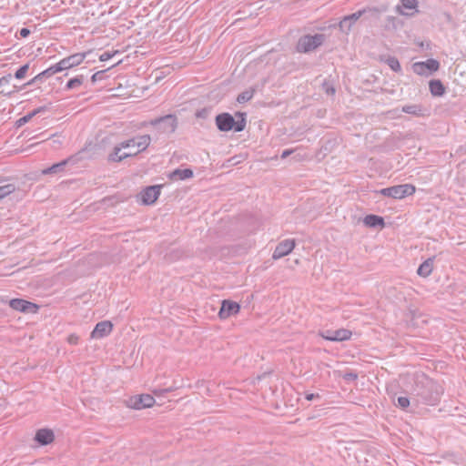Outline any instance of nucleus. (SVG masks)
<instances>
[{
    "mask_svg": "<svg viewBox=\"0 0 466 466\" xmlns=\"http://www.w3.org/2000/svg\"><path fill=\"white\" fill-rule=\"evenodd\" d=\"M413 393L418 403L433 406L441 400L443 388L433 380L422 375L417 379Z\"/></svg>",
    "mask_w": 466,
    "mask_h": 466,
    "instance_id": "1",
    "label": "nucleus"
},
{
    "mask_svg": "<svg viewBox=\"0 0 466 466\" xmlns=\"http://www.w3.org/2000/svg\"><path fill=\"white\" fill-rule=\"evenodd\" d=\"M237 120L229 113H221L216 116V125L219 131L228 132L232 129L241 132L246 128L247 114L244 112L236 113Z\"/></svg>",
    "mask_w": 466,
    "mask_h": 466,
    "instance_id": "2",
    "label": "nucleus"
},
{
    "mask_svg": "<svg viewBox=\"0 0 466 466\" xmlns=\"http://www.w3.org/2000/svg\"><path fill=\"white\" fill-rule=\"evenodd\" d=\"M384 197L401 199L415 193V187L410 184L397 185L379 191Z\"/></svg>",
    "mask_w": 466,
    "mask_h": 466,
    "instance_id": "3",
    "label": "nucleus"
},
{
    "mask_svg": "<svg viewBox=\"0 0 466 466\" xmlns=\"http://www.w3.org/2000/svg\"><path fill=\"white\" fill-rule=\"evenodd\" d=\"M323 34H316L314 35H307L299 38L297 46L299 52L307 53L312 51L321 46L325 41Z\"/></svg>",
    "mask_w": 466,
    "mask_h": 466,
    "instance_id": "4",
    "label": "nucleus"
},
{
    "mask_svg": "<svg viewBox=\"0 0 466 466\" xmlns=\"http://www.w3.org/2000/svg\"><path fill=\"white\" fill-rule=\"evenodd\" d=\"M149 125L155 127L157 131L163 134H171L177 128V117L174 115H167L148 122Z\"/></svg>",
    "mask_w": 466,
    "mask_h": 466,
    "instance_id": "5",
    "label": "nucleus"
},
{
    "mask_svg": "<svg viewBox=\"0 0 466 466\" xmlns=\"http://www.w3.org/2000/svg\"><path fill=\"white\" fill-rule=\"evenodd\" d=\"M156 400L153 396L149 394H140L128 398L125 403L127 407L133 410H142L151 408L154 406Z\"/></svg>",
    "mask_w": 466,
    "mask_h": 466,
    "instance_id": "6",
    "label": "nucleus"
},
{
    "mask_svg": "<svg viewBox=\"0 0 466 466\" xmlns=\"http://www.w3.org/2000/svg\"><path fill=\"white\" fill-rule=\"evenodd\" d=\"M161 186H149L144 188L137 196V200L143 205H152L160 195Z\"/></svg>",
    "mask_w": 466,
    "mask_h": 466,
    "instance_id": "7",
    "label": "nucleus"
},
{
    "mask_svg": "<svg viewBox=\"0 0 466 466\" xmlns=\"http://www.w3.org/2000/svg\"><path fill=\"white\" fill-rule=\"evenodd\" d=\"M151 137L148 135L138 136L121 143L123 147H137V150H130L131 153L137 155L139 152L144 151L149 146Z\"/></svg>",
    "mask_w": 466,
    "mask_h": 466,
    "instance_id": "8",
    "label": "nucleus"
},
{
    "mask_svg": "<svg viewBox=\"0 0 466 466\" xmlns=\"http://www.w3.org/2000/svg\"><path fill=\"white\" fill-rule=\"evenodd\" d=\"M86 56V53H76L62 59L57 63L60 72L80 65Z\"/></svg>",
    "mask_w": 466,
    "mask_h": 466,
    "instance_id": "9",
    "label": "nucleus"
},
{
    "mask_svg": "<svg viewBox=\"0 0 466 466\" xmlns=\"http://www.w3.org/2000/svg\"><path fill=\"white\" fill-rule=\"evenodd\" d=\"M367 12V9H361V10H359L358 12L356 13H353L351 15H346L343 17V19L339 22V29L348 34L350 29H351V26L361 17V15L363 14H365Z\"/></svg>",
    "mask_w": 466,
    "mask_h": 466,
    "instance_id": "10",
    "label": "nucleus"
},
{
    "mask_svg": "<svg viewBox=\"0 0 466 466\" xmlns=\"http://www.w3.org/2000/svg\"><path fill=\"white\" fill-rule=\"evenodd\" d=\"M295 245L294 239H285L279 242L273 252L272 258L279 259L287 256L294 249Z\"/></svg>",
    "mask_w": 466,
    "mask_h": 466,
    "instance_id": "11",
    "label": "nucleus"
},
{
    "mask_svg": "<svg viewBox=\"0 0 466 466\" xmlns=\"http://www.w3.org/2000/svg\"><path fill=\"white\" fill-rule=\"evenodd\" d=\"M239 309L240 306L238 303L225 299L222 301L220 310L218 311V317L221 319H226L232 315L238 314Z\"/></svg>",
    "mask_w": 466,
    "mask_h": 466,
    "instance_id": "12",
    "label": "nucleus"
},
{
    "mask_svg": "<svg viewBox=\"0 0 466 466\" xmlns=\"http://www.w3.org/2000/svg\"><path fill=\"white\" fill-rule=\"evenodd\" d=\"M9 306L17 311L21 312H36L38 306L30 301L22 299H13L9 301Z\"/></svg>",
    "mask_w": 466,
    "mask_h": 466,
    "instance_id": "13",
    "label": "nucleus"
},
{
    "mask_svg": "<svg viewBox=\"0 0 466 466\" xmlns=\"http://www.w3.org/2000/svg\"><path fill=\"white\" fill-rule=\"evenodd\" d=\"M113 329V324L109 320L98 322L91 332L92 339H100L107 336Z\"/></svg>",
    "mask_w": 466,
    "mask_h": 466,
    "instance_id": "14",
    "label": "nucleus"
},
{
    "mask_svg": "<svg viewBox=\"0 0 466 466\" xmlns=\"http://www.w3.org/2000/svg\"><path fill=\"white\" fill-rule=\"evenodd\" d=\"M54 440V431L47 428L38 430L35 436V441L43 446L52 443Z\"/></svg>",
    "mask_w": 466,
    "mask_h": 466,
    "instance_id": "15",
    "label": "nucleus"
},
{
    "mask_svg": "<svg viewBox=\"0 0 466 466\" xmlns=\"http://www.w3.org/2000/svg\"><path fill=\"white\" fill-rule=\"evenodd\" d=\"M351 331L345 329H340L335 331H329V335L323 336L327 340L330 341H343L350 338Z\"/></svg>",
    "mask_w": 466,
    "mask_h": 466,
    "instance_id": "16",
    "label": "nucleus"
},
{
    "mask_svg": "<svg viewBox=\"0 0 466 466\" xmlns=\"http://www.w3.org/2000/svg\"><path fill=\"white\" fill-rule=\"evenodd\" d=\"M122 148L124 147L121 146V143L116 146L114 147V151L109 155V160L114 162H120L128 157L136 156V153H131L130 151L120 154Z\"/></svg>",
    "mask_w": 466,
    "mask_h": 466,
    "instance_id": "17",
    "label": "nucleus"
},
{
    "mask_svg": "<svg viewBox=\"0 0 466 466\" xmlns=\"http://www.w3.org/2000/svg\"><path fill=\"white\" fill-rule=\"evenodd\" d=\"M194 175L193 170L190 168L179 169L177 168L170 173L169 178L171 180H185L192 177Z\"/></svg>",
    "mask_w": 466,
    "mask_h": 466,
    "instance_id": "18",
    "label": "nucleus"
},
{
    "mask_svg": "<svg viewBox=\"0 0 466 466\" xmlns=\"http://www.w3.org/2000/svg\"><path fill=\"white\" fill-rule=\"evenodd\" d=\"M363 223L369 228H383L385 225L383 218L377 215H367L363 219Z\"/></svg>",
    "mask_w": 466,
    "mask_h": 466,
    "instance_id": "19",
    "label": "nucleus"
},
{
    "mask_svg": "<svg viewBox=\"0 0 466 466\" xmlns=\"http://www.w3.org/2000/svg\"><path fill=\"white\" fill-rule=\"evenodd\" d=\"M431 94L434 96H441L445 92V87L441 80L433 79L429 83Z\"/></svg>",
    "mask_w": 466,
    "mask_h": 466,
    "instance_id": "20",
    "label": "nucleus"
},
{
    "mask_svg": "<svg viewBox=\"0 0 466 466\" xmlns=\"http://www.w3.org/2000/svg\"><path fill=\"white\" fill-rule=\"evenodd\" d=\"M433 268V258H428L418 268L417 273L419 276L426 278L431 275Z\"/></svg>",
    "mask_w": 466,
    "mask_h": 466,
    "instance_id": "21",
    "label": "nucleus"
},
{
    "mask_svg": "<svg viewBox=\"0 0 466 466\" xmlns=\"http://www.w3.org/2000/svg\"><path fill=\"white\" fill-rule=\"evenodd\" d=\"M72 160H73V157H69V158L65 159V160H63V161H61L59 163L54 164L50 167H47V168L44 169L42 171V173L44 175L59 173V172H61L64 169L65 166L67 163L71 162Z\"/></svg>",
    "mask_w": 466,
    "mask_h": 466,
    "instance_id": "22",
    "label": "nucleus"
},
{
    "mask_svg": "<svg viewBox=\"0 0 466 466\" xmlns=\"http://www.w3.org/2000/svg\"><path fill=\"white\" fill-rule=\"evenodd\" d=\"M401 111L417 116H424V109L420 105H406L402 106Z\"/></svg>",
    "mask_w": 466,
    "mask_h": 466,
    "instance_id": "23",
    "label": "nucleus"
},
{
    "mask_svg": "<svg viewBox=\"0 0 466 466\" xmlns=\"http://www.w3.org/2000/svg\"><path fill=\"white\" fill-rule=\"evenodd\" d=\"M44 110V107H38L36 109H35L34 111L28 113L27 115L20 117L17 121H16V125L18 127H21L23 125H25V123H27L28 121H30L32 119L33 116H35L36 114H38L39 112L43 111Z\"/></svg>",
    "mask_w": 466,
    "mask_h": 466,
    "instance_id": "24",
    "label": "nucleus"
},
{
    "mask_svg": "<svg viewBox=\"0 0 466 466\" xmlns=\"http://www.w3.org/2000/svg\"><path fill=\"white\" fill-rule=\"evenodd\" d=\"M424 66L426 67V70L428 74L431 72H436L440 68V63L436 59L430 58L423 62Z\"/></svg>",
    "mask_w": 466,
    "mask_h": 466,
    "instance_id": "25",
    "label": "nucleus"
},
{
    "mask_svg": "<svg viewBox=\"0 0 466 466\" xmlns=\"http://www.w3.org/2000/svg\"><path fill=\"white\" fill-rule=\"evenodd\" d=\"M254 92V89H250L240 93L237 97V101L240 104L249 101L253 97Z\"/></svg>",
    "mask_w": 466,
    "mask_h": 466,
    "instance_id": "26",
    "label": "nucleus"
},
{
    "mask_svg": "<svg viewBox=\"0 0 466 466\" xmlns=\"http://www.w3.org/2000/svg\"><path fill=\"white\" fill-rule=\"evenodd\" d=\"M57 72H60V70L58 68L57 64H56L55 66H52L49 68H47V69L44 70L43 72L39 73L38 74V77H40L41 80H42L43 78L50 77L51 76H53L54 74H56Z\"/></svg>",
    "mask_w": 466,
    "mask_h": 466,
    "instance_id": "27",
    "label": "nucleus"
},
{
    "mask_svg": "<svg viewBox=\"0 0 466 466\" xmlns=\"http://www.w3.org/2000/svg\"><path fill=\"white\" fill-rule=\"evenodd\" d=\"M385 62L387 65L394 71L400 72L401 70V66L400 65L399 60L394 56H389Z\"/></svg>",
    "mask_w": 466,
    "mask_h": 466,
    "instance_id": "28",
    "label": "nucleus"
},
{
    "mask_svg": "<svg viewBox=\"0 0 466 466\" xmlns=\"http://www.w3.org/2000/svg\"><path fill=\"white\" fill-rule=\"evenodd\" d=\"M413 72L420 76L429 75L423 62H417L412 65Z\"/></svg>",
    "mask_w": 466,
    "mask_h": 466,
    "instance_id": "29",
    "label": "nucleus"
},
{
    "mask_svg": "<svg viewBox=\"0 0 466 466\" xmlns=\"http://www.w3.org/2000/svg\"><path fill=\"white\" fill-rule=\"evenodd\" d=\"M83 80H84L83 76L74 77L67 82L66 88L72 89V88L78 87L82 85Z\"/></svg>",
    "mask_w": 466,
    "mask_h": 466,
    "instance_id": "30",
    "label": "nucleus"
},
{
    "mask_svg": "<svg viewBox=\"0 0 466 466\" xmlns=\"http://www.w3.org/2000/svg\"><path fill=\"white\" fill-rule=\"evenodd\" d=\"M29 68V65L28 64H25L24 66H22L15 74V78L17 79H22L25 77L27 70Z\"/></svg>",
    "mask_w": 466,
    "mask_h": 466,
    "instance_id": "31",
    "label": "nucleus"
},
{
    "mask_svg": "<svg viewBox=\"0 0 466 466\" xmlns=\"http://www.w3.org/2000/svg\"><path fill=\"white\" fill-rule=\"evenodd\" d=\"M402 5L407 9H414L417 6V0H401Z\"/></svg>",
    "mask_w": 466,
    "mask_h": 466,
    "instance_id": "32",
    "label": "nucleus"
},
{
    "mask_svg": "<svg viewBox=\"0 0 466 466\" xmlns=\"http://www.w3.org/2000/svg\"><path fill=\"white\" fill-rule=\"evenodd\" d=\"M119 52L118 51H114L112 53L110 52H104L103 54L100 55L99 56V60L104 62V61H107L109 60L110 58H112L115 55L118 54Z\"/></svg>",
    "mask_w": 466,
    "mask_h": 466,
    "instance_id": "33",
    "label": "nucleus"
},
{
    "mask_svg": "<svg viewBox=\"0 0 466 466\" xmlns=\"http://www.w3.org/2000/svg\"><path fill=\"white\" fill-rule=\"evenodd\" d=\"M397 402L398 405L402 409H406L410 405V400L407 397H399Z\"/></svg>",
    "mask_w": 466,
    "mask_h": 466,
    "instance_id": "34",
    "label": "nucleus"
},
{
    "mask_svg": "<svg viewBox=\"0 0 466 466\" xmlns=\"http://www.w3.org/2000/svg\"><path fill=\"white\" fill-rule=\"evenodd\" d=\"M342 378L348 381L356 380L358 379V374L355 372H346L342 375Z\"/></svg>",
    "mask_w": 466,
    "mask_h": 466,
    "instance_id": "35",
    "label": "nucleus"
},
{
    "mask_svg": "<svg viewBox=\"0 0 466 466\" xmlns=\"http://www.w3.org/2000/svg\"><path fill=\"white\" fill-rule=\"evenodd\" d=\"M79 341V337L76 334H71L67 338V342L71 345H76Z\"/></svg>",
    "mask_w": 466,
    "mask_h": 466,
    "instance_id": "36",
    "label": "nucleus"
},
{
    "mask_svg": "<svg viewBox=\"0 0 466 466\" xmlns=\"http://www.w3.org/2000/svg\"><path fill=\"white\" fill-rule=\"evenodd\" d=\"M105 71H98L96 73H95L92 76H91V81L92 82H96V80L98 79H101L102 76L104 75Z\"/></svg>",
    "mask_w": 466,
    "mask_h": 466,
    "instance_id": "37",
    "label": "nucleus"
},
{
    "mask_svg": "<svg viewBox=\"0 0 466 466\" xmlns=\"http://www.w3.org/2000/svg\"><path fill=\"white\" fill-rule=\"evenodd\" d=\"M323 87L325 88V91L328 95L335 94V88L333 86H329L327 83L323 84Z\"/></svg>",
    "mask_w": 466,
    "mask_h": 466,
    "instance_id": "38",
    "label": "nucleus"
},
{
    "mask_svg": "<svg viewBox=\"0 0 466 466\" xmlns=\"http://www.w3.org/2000/svg\"><path fill=\"white\" fill-rule=\"evenodd\" d=\"M172 390L171 389H164V390H155L153 392L154 394L157 395V396H160L162 395L163 393L165 392H169L171 391Z\"/></svg>",
    "mask_w": 466,
    "mask_h": 466,
    "instance_id": "39",
    "label": "nucleus"
},
{
    "mask_svg": "<svg viewBox=\"0 0 466 466\" xmlns=\"http://www.w3.org/2000/svg\"><path fill=\"white\" fill-rule=\"evenodd\" d=\"M305 398H306L307 400H312L314 399L319 398V394H314V393H307Z\"/></svg>",
    "mask_w": 466,
    "mask_h": 466,
    "instance_id": "40",
    "label": "nucleus"
},
{
    "mask_svg": "<svg viewBox=\"0 0 466 466\" xmlns=\"http://www.w3.org/2000/svg\"><path fill=\"white\" fill-rule=\"evenodd\" d=\"M29 35H30V30H29L28 28H22V29L20 30V35H21L22 37H26V36H28Z\"/></svg>",
    "mask_w": 466,
    "mask_h": 466,
    "instance_id": "41",
    "label": "nucleus"
},
{
    "mask_svg": "<svg viewBox=\"0 0 466 466\" xmlns=\"http://www.w3.org/2000/svg\"><path fill=\"white\" fill-rule=\"evenodd\" d=\"M37 81H41V78H40V77H38V75H37V76H35L32 80H30V81L27 83V85H33V84L36 83Z\"/></svg>",
    "mask_w": 466,
    "mask_h": 466,
    "instance_id": "42",
    "label": "nucleus"
},
{
    "mask_svg": "<svg viewBox=\"0 0 466 466\" xmlns=\"http://www.w3.org/2000/svg\"><path fill=\"white\" fill-rule=\"evenodd\" d=\"M292 153V150H284L281 154V158H286L288 156H289Z\"/></svg>",
    "mask_w": 466,
    "mask_h": 466,
    "instance_id": "43",
    "label": "nucleus"
},
{
    "mask_svg": "<svg viewBox=\"0 0 466 466\" xmlns=\"http://www.w3.org/2000/svg\"><path fill=\"white\" fill-rule=\"evenodd\" d=\"M207 110L203 109L202 111H198L197 113V116L198 117H204L206 116Z\"/></svg>",
    "mask_w": 466,
    "mask_h": 466,
    "instance_id": "44",
    "label": "nucleus"
},
{
    "mask_svg": "<svg viewBox=\"0 0 466 466\" xmlns=\"http://www.w3.org/2000/svg\"><path fill=\"white\" fill-rule=\"evenodd\" d=\"M4 81H7L6 77H2V78L0 79V85H1Z\"/></svg>",
    "mask_w": 466,
    "mask_h": 466,
    "instance_id": "45",
    "label": "nucleus"
}]
</instances>
